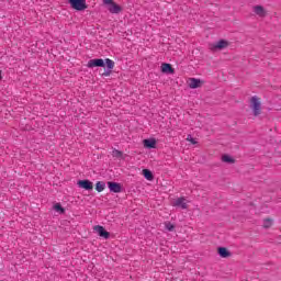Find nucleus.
Instances as JSON below:
<instances>
[{
  "label": "nucleus",
  "mask_w": 281,
  "mask_h": 281,
  "mask_svg": "<svg viewBox=\"0 0 281 281\" xmlns=\"http://www.w3.org/2000/svg\"><path fill=\"white\" fill-rule=\"evenodd\" d=\"M68 3L72 10L77 12H85L89 7L87 5V0H68Z\"/></svg>",
  "instance_id": "nucleus-1"
},
{
  "label": "nucleus",
  "mask_w": 281,
  "mask_h": 281,
  "mask_svg": "<svg viewBox=\"0 0 281 281\" xmlns=\"http://www.w3.org/2000/svg\"><path fill=\"white\" fill-rule=\"evenodd\" d=\"M262 102L260 101V98L252 97L250 99V109H252L254 115L258 116L262 113Z\"/></svg>",
  "instance_id": "nucleus-2"
},
{
  "label": "nucleus",
  "mask_w": 281,
  "mask_h": 281,
  "mask_svg": "<svg viewBox=\"0 0 281 281\" xmlns=\"http://www.w3.org/2000/svg\"><path fill=\"white\" fill-rule=\"evenodd\" d=\"M106 8L111 14H120L122 12V7L113 0H106Z\"/></svg>",
  "instance_id": "nucleus-3"
},
{
  "label": "nucleus",
  "mask_w": 281,
  "mask_h": 281,
  "mask_svg": "<svg viewBox=\"0 0 281 281\" xmlns=\"http://www.w3.org/2000/svg\"><path fill=\"white\" fill-rule=\"evenodd\" d=\"M229 45V43L225 40H221L214 44L210 45V50L211 52H218L221 49H225V47H227Z\"/></svg>",
  "instance_id": "nucleus-4"
},
{
  "label": "nucleus",
  "mask_w": 281,
  "mask_h": 281,
  "mask_svg": "<svg viewBox=\"0 0 281 281\" xmlns=\"http://www.w3.org/2000/svg\"><path fill=\"white\" fill-rule=\"evenodd\" d=\"M87 67L89 69H93L95 67H106V63H104V59H102V58H94V59H90L88 61Z\"/></svg>",
  "instance_id": "nucleus-5"
},
{
  "label": "nucleus",
  "mask_w": 281,
  "mask_h": 281,
  "mask_svg": "<svg viewBox=\"0 0 281 281\" xmlns=\"http://www.w3.org/2000/svg\"><path fill=\"white\" fill-rule=\"evenodd\" d=\"M77 186H78V188H81L82 190H88V191L93 190V182H91V180H89V179L77 181Z\"/></svg>",
  "instance_id": "nucleus-6"
},
{
  "label": "nucleus",
  "mask_w": 281,
  "mask_h": 281,
  "mask_svg": "<svg viewBox=\"0 0 281 281\" xmlns=\"http://www.w3.org/2000/svg\"><path fill=\"white\" fill-rule=\"evenodd\" d=\"M173 207H181V210H188V200L186 198H178L173 202Z\"/></svg>",
  "instance_id": "nucleus-7"
},
{
  "label": "nucleus",
  "mask_w": 281,
  "mask_h": 281,
  "mask_svg": "<svg viewBox=\"0 0 281 281\" xmlns=\"http://www.w3.org/2000/svg\"><path fill=\"white\" fill-rule=\"evenodd\" d=\"M252 12H255V14H257V16H260L261 19H265V16H267V10H265V7L262 5H255L252 8Z\"/></svg>",
  "instance_id": "nucleus-8"
},
{
  "label": "nucleus",
  "mask_w": 281,
  "mask_h": 281,
  "mask_svg": "<svg viewBox=\"0 0 281 281\" xmlns=\"http://www.w3.org/2000/svg\"><path fill=\"white\" fill-rule=\"evenodd\" d=\"M93 233L98 234V236H100L101 238H106V229L104 228V226H101V225L93 226Z\"/></svg>",
  "instance_id": "nucleus-9"
},
{
  "label": "nucleus",
  "mask_w": 281,
  "mask_h": 281,
  "mask_svg": "<svg viewBox=\"0 0 281 281\" xmlns=\"http://www.w3.org/2000/svg\"><path fill=\"white\" fill-rule=\"evenodd\" d=\"M108 188L110 189L111 192H114L116 194L122 192V184L117 182H108Z\"/></svg>",
  "instance_id": "nucleus-10"
},
{
  "label": "nucleus",
  "mask_w": 281,
  "mask_h": 281,
  "mask_svg": "<svg viewBox=\"0 0 281 281\" xmlns=\"http://www.w3.org/2000/svg\"><path fill=\"white\" fill-rule=\"evenodd\" d=\"M201 85H203V81L201 79H196V78L189 79L190 89H199Z\"/></svg>",
  "instance_id": "nucleus-11"
},
{
  "label": "nucleus",
  "mask_w": 281,
  "mask_h": 281,
  "mask_svg": "<svg viewBox=\"0 0 281 281\" xmlns=\"http://www.w3.org/2000/svg\"><path fill=\"white\" fill-rule=\"evenodd\" d=\"M162 74H175V68L170 64H161Z\"/></svg>",
  "instance_id": "nucleus-12"
},
{
  "label": "nucleus",
  "mask_w": 281,
  "mask_h": 281,
  "mask_svg": "<svg viewBox=\"0 0 281 281\" xmlns=\"http://www.w3.org/2000/svg\"><path fill=\"white\" fill-rule=\"evenodd\" d=\"M217 251L221 258H229V256H232V252H229L225 247H220Z\"/></svg>",
  "instance_id": "nucleus-13"
},
{
  "label": "nucleus",
  "mask_w": 281,
  "mask_h": 281,
  "mask_svg": "<svg viewBox=\"0 0 281 281\" xmlns=\"http://www.w3.org/2000/svg\"><path fill=\"white\" fill-rule=\"evenodd\" d=\"M143 144H144L145 148H155V146H157V140H155V139H144Z\"/></svg>",
  "instance_id": "nucleus-14"
},
{
  "label": "nucleus",
  "mask_w": 281,
  "mask_h": 281,
  "mask_svg": "<svg viewBox=\"0 0 281 281\" xmlns=\"http://www.w3.org/2000/svg\"><path fill=\"white\" fill-rule=\"evenodd\" d=\"M143 176L145 177V179H147V181H153V179H155L153 176V171L148 169H143Z\"/></svg>",
  "instance_id": "nucleus-15"
},
{
  "label": "nucleus",
  "mask_w": 281,
  "mask_h": 281,
  "mask_svg": "<svg viewBox=\"0 0 281 281\" xmlns=\"http://www.w3.org/2000/svg\"><path fill=\"white\" fill-rule=\"evenodd\" d=\"M104 188H106V183H104V181H98L95 183L97 192H103Z\"/></svg>",
  "instance_id": "nucleus-16"
},
{
  "label": "nucleus",
  "mask_w": 281,
  "mask_h": 281,
  "mask_svg": "<svg viewBox=\"0 0 281 281\" xmlns=\"http://www.w3.org/2000/svg\"><path fill=\"white\" fill-rule=\"evenodd\" d=\"M273 226V218H265L263 220V228L265 229H269V227H272Z\"/></svg>",
  "instance_id": "nucleus-17"
},
{
  "label": "nucleus",
  "mask_w": 281,
  "mask_h": 281,
  "mask_svg": "<svg viewBox=\"0 0 281 281\" xmlns=\"http://www.w3.org/2000/svg\"><path fill=\"white\" fill-rule=\"evenodd\" d=\"M53 209L55 212H58V214H65V207H63V204L60 203L54 204Z\"/></svg>",
  "instance_id": "nucleus-18"
},
{
  "label": "nucleus",
  "mask_w": 281,
  "mask_h": 281,
  "mask_svg": "<svg viewBox=\"0 0 281 281\" xmlns=\"http://www.w3.org/2000/svg\"><path fill=\"white\" fill-rule=\"evenodd\" d=\"M222 161H224L225 164H234V158H232V156L229 155H224L222 156Z\"/></svg>",
  "instance_id": "nucleus-19"
},
{
  "label": "nucleus",
  "mask_w": 281,
  "mask_h": 281,
  "mask_svg": "<svg viewBox=\"0 0 281 281\" xmlns=\"http://www.w3.org/2000/svg\"><path fill=\"white\" fill-rule=\"evenodd\" d=\"M165 227L167 229V232H175V224L167 222L165 223Z\"/></svg>",
  "instance_id": "nucleus-20"
},
{
  "label": "nucleus",
  "mask_w": 281,
  "mask_h": 281,
  "mask_svg": "<svg viewBox=\"0 0 281 281\" xmlns=\"http://www.w3.org/2000/svg\"><path fill=\"white\" fill-rule=\"evenodd\" d=\"M106 67H108V69H113V67H115V61L108 58Z\"/></svg>",
  "instance_id": "nucleus-21"
},
{
  "label": "nucleus",
  "mask_w": 281,
  "mask_h": 281,
  "mask_svg": "<svg viewBox=\"0 0 281 281\" xmlns=\"http://www.w3.org/2000/svg\"><path fill=\"white\" fill-rule=\"evenodd\" d=\"M112 156L116 157L117 159H120V157H122V151L117 150V149H113L112 150Z\"/></svg>",
  "instance_id": "nucleus-22"
},
{
  "label": "nucleus",
  "mask_w": 281,
  "mask_h": 281,
  "mask_svg": "<svg viewBox=\"0 0 281 281\" xmlns=\"http://www.w3.org/2000/svg\"><path fill=\"white\" fill-rule=\"evenodd\" d=\"M187 142H190L191 144H196V140H194L192 136H188Z\"/></svg>",
  "instance_id": "nucleus-23"
},
{
  "label": "nucleus",
  "mask_w": 281,
  "mask_h": 281,
  "mask_svg": "<svg viewBox=\"0 0 281 281\" xmlns=\"http://www.w3.org/2000/svg\"><path fill=\"white\" fill-rule=\"evenodd\" d=\"M103 5H106V0H102Z\"/></svg>",
  "instance_id": "nucleus-24"
},
{
  "label": "nucleus",
  "mask_w": 281,
  "mask_h": 281,
  "mask_svg": "<svg viewBox=\"0 0 281 281\" xmlns=\"http://www.w3.org/2000/svg\"><path fill=\"white\" fill-rule=\"evenodd\" d=\"M0 80H3V76H1V70H0Z\"/></svg>",
  "instance_id": "nucleus-25"
},
{
  "label": "nucleus",
  "mask_w": 281,
  "mask_h": 281,
  "mask_svg": "<svg viewBox=\"0 0 281 281\" xmlns=\"http://www.w3.org/2000/svg\"><path fill=\"white\" fill-rule=\"evenodd\" d=\"M106 76H111V72H110V71H108V72H106Z\"/></svg>",
  "instance_id": "nucleus-26"
},
{
  "label": "nucleus",
  "mask_w": 281,
  "mask_h": 281,
  "mask_svg": "<svg viewBox=\"0 0 281 281\" xmlns=\"http://www.w3.org/2000/svg\"><path fill=\"white\" fill-rule=\"evenodd\" d=\"M102 76H106V72H103Z\"/></svg>",
  "instance_id": "nucleus-27"
},
{
  "label": "nucleus",
  "mask_w": 281,
  "mask_h": 281,
  "mask_svg": "<svg viewBox=\"0 0 281 281\" xmlns=\"http://www.w3.org/2000/svg\"><path fill=\"white\" fill-rule=\"evenodd\" d=\"M106 238H109V233H106Z\"/></svg>",
  "instance_id": "nucleus-28"
}]
</instances>
